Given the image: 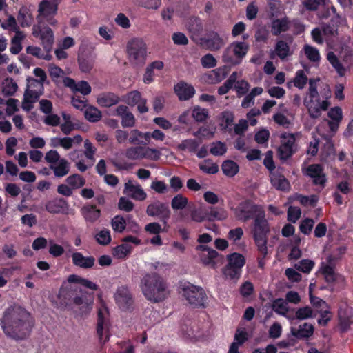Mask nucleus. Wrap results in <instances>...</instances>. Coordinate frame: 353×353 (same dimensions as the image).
<instances>
[{
	"label": "nucleus",
	"instance_id": "obj_1",
	"mask_svg": "<svg viewBox=\"0 0 353 353\" xmlns=\"http://www.w3.org/2000/svg\"><path fill=\"white\" fill-rule=\"evenodd\" d=\"M0 324L7 336L15 340H23L30 334L34 321L25 308L14 305L3 312Z\"/></svg>",
	"mask_w": 353,
	"mask_h": 353
},
{
	"label": "nucleus",
	"instance_id": "obj_2",
	"mask_svg": "<svg viewBox=\"0 0 353 353\" xmlns=\"http://www.w3.org/2000/svg\"><path fill=\"white\" fill-rule=\"evenodd\" d=\"M319 82V79L309 80V90L304 99V105L312 119L320 117L322 112L327 110L330 105L331 90L326 86L319 93L317 90Z\"/></svg>",
	"mask_w": 353,
	"mask_h": 353
},
{
	"label": "nucleus",
	"instance_id": "obj_3",
	"mask_svg": "<svg viewBox=\"0 0 353 353\" xmlns=\"http://www.w3.org/2000/svg\"><path fill=\"white\" fill-rule=\"evenodd\" d=\"M140 288L146 299L154 303L162 302L169 294L168 283L157 272L144 275Z\"/></svg>",
	"mask_w": 353,
	"mask_h": 353
},
{
	"label": "nucleus",
	"instance_id": "obj_4",
	"mask_svg": "<svg viewBox=\"0 0 353 353\" xmlns=\"http://www.w3.org/2000/svg\"><path fill=\"white\" fill-rule=\"evenodd\" d=\"M73 283L67 280L63 282L57 294L58 307L61 309H64L72 305L79 306L84 303L82 290L77 286L72 285Z\"/></svg>",
	"mask_w": 353,
	"mask_h": 353
},
{
	"label": "nucleus",
	"instance_id": "obj_5",
	"mask_svg": "<svg viewBox=\"0 0 353 353\" xmlns=\"http://www.w3.org/2000/svg\"><path fill=\"white\" fill-rule=\"evenodd\" d=\"M147 50V44L142 38L131 39L126 46V53L130 63L134 66H143L145 63Z\"/></svg>",
	"mask_w": 353,
	"mask_h": 353
},
{
	"label": "nucleus",
	"instance_id": "obj_6",
	"mask_svg": "<svg viewBox=\"0 0 353 353\" xmlns=\"http://www.w3.org/2000/svg\"><path fill=\"white\" fill-rule=\"evenodd\" d=\"M249 50V45L244 41H234L223 52L222 61L230 66L240 65Z\"/></svg>",
	"mask_w": 353,
	"mask_h": 353
},
{
	"label": "nucleus",
	"instance_id": "obj_7",
	"mask_svg": "<svg viewBox=\"0 0 353 353\" xmlns=\"http://www.w3.org/2000/svg\"><path fill=\"white\" fill-rule=\"evenodd\" d=\"M263 165L270 172L272 185L277 190H285L287 188V179L284 175L285 170L281 167H278L276 169L272 151H268L266 153L263 160Z\"/></svg>",
	"mask_w": 353,
	"mask_h": 353
},
{
	"label": "nucleus",
	"instance_id": "obj_8",
	"mask_svg": "<svg viewBox=\"0 0 353 353\" xmlns=\"http://www.w3.org/2000/svg\"><path fill=\"white\" fill-rule=\"evenodd\" d=\"M269 232V226L268 221L265 218V212H259L255 217L253 238L258 248V251L265 253L267 245V234Z\"/></svg>",
	"mask_w": 353,
	"mask_h": 353
},
{
	"label": "nucleus",
	"instance_id": "obj_9",
	"mask_svg": "<svg viewBox=\"0 0 353 353\" xmlns=\"http://www.w3.org/2000/svg\"><path fill=\"white\" fill-rule=\"evenodd\" d=\"M183 296L193 307H205L207 296L201 287L188 283L182 286Z\"/></svg>",
	"mask_w": 353,
	"mask_h": 353
},
{
	"label": "nucleus",
	"instance_id": "obj_10",
	"mask_svg": "<svg viewBox=\"0 0 353 353\" xmlns=\"http://www.w3.org/2000/svg\"><path fill=\"white\" fill-rule=\"evenodd\" d=\"M146 214L149 216L158 217L164 225H167L171 211L167 203L156 200L147 206Z\"/></svg>",
	"mask_w": 353,
	"mask_h": 353
},
{
	"label": "nucleus",
	"instance_id": "obj_11",
	"mask_svg": "<svg viewBox=\"0 0 353 353\" xmlns=\"http://www.w3.org/2000/svg\"><path fill=\"white\" fill-rule=\"evenodd\" d=\"M259 212H264L260 205L251 201H245L240 203L237 216L240 220L247 221L252 219L255 220Z\"/></svg>",
	"mask_w": 353,
	"mask_h": 353
},
{
	"label": "nucleus",
	"instance_id": "obj_12",
	"mask_svg": "<svg viewBox=\"0 0 353 353\" xmlns=\"http://www.w3.org/2000/svg\"><path fill=\"white\" fill-rule=\"evenodd\" d=\"M196 250L203 252L201 255V260L202 263L205 265H211L214 268H216L219 261L223 259L222 255H220L217 251L211 249L207 245H197Z\"/></svg>",
	"mask_w": 353,
	"mask_h": 353
},
{
	"label": "nucleus",
	"instance_id": "obj_13",
	"mask_svg": "<svg viewBox=\"0 0 353 353\" xmlns=\"http://www.w3.org/2000/svg\"><path fill=\"white\" fill-rule=\"evenodd\" d=\"M123 101L131 107L137 105V110L141 114L148 111V108L146 105L147 100L142 97L141 92L138 90L128 92Z\"/></svg>",
	"mask_w": 353,
	"mask_h": 353
},
{
	"label": "nucleus",
	"instance_id": "obj_14",
	"mask_svg": "<svg viewBox=\"0 0 353 353\" xmlns=\"http://www.w3.org/2000/svg\"><path fill=\"white\" fill-rule=\"evenodd\" d=\"M114 299L122 310L130 309L133 303L132 296L126 285H122L117 288L114 294Z\"/></svg>",
	"mask_w": 353,
	"mask_h": 353
},
{
	"label": "nucleus",
	"instance_id": "obj_15",
	"mask_svg": "<svg viewBox=\"0 0 353 353\" xmlns=\"http://www.w3.org/2000/svg\"><path fill=\"white\" fill-rule=\"evenodd\" d=\"M304 175L311 178L313 183L324 186L326 182V177L323 172V168L319 164L310 165L307 168L303 170Z\"/></svg>",
	"mask_w": 353,
	"mask_h": 353
},
{
	"label": "nucleus",
	"instance_id": "obj_16",
	"mask_svg": "<svg viewBox=\"0 0 353 353\" xmlns=\"http://www.w3.org/2000/svg\"><path fill=\"white\" fill-rule=\"evenodd\" d=\"M112 115L120 117L123 128H132L135 125L136 119L134 114L130 112L128 106L120 105L117 107Z\"/></svg>",
	"mask_w": 353,
	"mask_h": 353
},
{
	"label": "nucleus",
	"instance_id": "obj_17",
	"mask_svg": "<svg viewBox=\"0 0 353 353\" xmlns=\"http://www.w3.org/2000/svg\"><path fill=\"white\" fill-rule=\"evenodd\" d=\"M69 203L63 198H57L46 203L45 208L50 214H68Z\"/></svg>",
	"mask_w": 353,
	"mask_h": 353
},
{
	"label": "nucleus",
	"instance_id": "obj_18",
	"mask_svg": "<svg viewBox=\"0 0 353 353\" xmlns=\"http://www.w3.org/2000/svg\"><path fill=\"white\" fill-rule=\"evenodd\" d=\"M34 6H22L18 12L17 20L22 28L30 27L34 21L33 11Z\"/></svg>",
	"mask_w": 353,
	"mask_h": 353
},
{
	"label": "nucleus",
	"instance_id": "obj_19",
	"mask_svg": "<svg viewBox=\"0 0 353 353\" xmlns=\"http://www.w3.org/2000/svg\"><path fill=\"white\" fill-rule=\"evenodd\" d=\"M174 91L180 101L189 100L192 98L195 94L194 87L183 81L176 84L174 87Z\"/></svg>",
	"mask_w": 353,
	"mask_h": 353
},
{
	"label": "nucleus",
	"instance_id": "obj_20",
	"mask_svg": "<svg viewBox=\"0 0 353 353\" xmlns=\"http://www.w3.org/2000/svg\"><path fill=\"white\" fill-rule=\"evenodd\" d=\"M58 10V2L52 0H42L39 4L37 19L39 17H48L54 16Z\"/></svg>",
	"mask_w": 353,
	"mask_h": 353
},
{
	"label": "nucleus",
	"instance_id": "obj_21",
	"mask_svg": "<svg viewBox=\"0 0 353 353\" xmlns=\"http://www.w3.org/2000/svg\"><path fill=\"white\" fill-rule=\"evenodd\" d=\"M124 193L136 201H144L147 194L140 185H134L131 181L125 183Z\"/></svg>",
	"mask_w": 353,
	"mask_h": 353
},
{
	"label": "nucleus",
	"instance_id": "obj_22",
	"mask_svg": "<svg viewBox=\"0 0 353 353\" xmlns=\"http://www.w3.org/2000/svg\"><path fill=\"white\" fill-rule=\"evenodd\" d=\"M71 257L73 265L83 269L92 268L95 263V259L94 256H85L81 252H79L72 253Z\"/></svg>",
	"mask_w": 353,
	"mask_h": 353
},
{
	"label": "nucleus",
	"instance_id": "obj_23",
	"mask_svg": "<svg viewBox=\"0 0 353 353\" xmlns=\"http://www.w3.org/2000/svg\"><path fill=\"white\" fill-rule=\"evenodd\" d=\"M327 116L330 121H327L329 128L332 134H334L339 126V123L343 119V112L340 107L336 106L332 108L327 112Z\"/></svg>",
	"mask_w": 353,
	"mask_h": 353
},
{
	"label": "nucleus",
	"instance_id": "obj_24",
	"mask_svg": "<svg viewBox=\"0 0 353 353\" xmlns=\"http://www.w3.org/2000/svg\"><path fill=\"white\" fill-rule=\"evenodd\" d=\"M81 214L87 223H94L101 216V210L95 205L87 204L80 210Z\"/></svg>",
	"mask_w": 353,
	"mask_h": 353
},
{
	"label": "nucleus",
	"instance_id": "obj_25",
	"mask_svg": "<svg viewBox=\"0 0 353 353\" xmlns=\"http://www.w3.org/2000/svg\"><path fill=\"white\" fill-rule=\"evenodd\" d=\"M95 62V57L91 52H81L78 55V63L82 72H90Z\"/></svg>",
	"mask_w": 353,
	"mask_h": 353
},
{
	"label": "nucleus",
	"instance_id": "obj_26",
	"mask_svg": "<svg viewBox=\"0 0 353 353\" xmlns=\"http://www.w3.org/2000/svg\"><path fill=\"white\" fill-rule=\"evenodd\" d=\"M205 43L208 48L211 51L219 50L224 45L223 39L214 31H212L208 34Z\"/></svg>",
	"mask_w": 353,
	"mask_h": 353
},
{
	"label": "nucleus",
	"instance_id": "obj_27",
	"mask_svg": "<svg viewBox=\"0 0 353 353\" xmlns=\"http://www.w3.org/2000/svg\"><path fill=\"white\" fill-rule=\"evenodd\" d=\"M230 65H223L212 70L208 74V79L212 83H218L223 80L230 71Z\"/></svg>",
	"mask_w": 353,
	"mask_h": 353
},
{
	"label": "nucleus",
	"instance_id": "obj_28",
	"mask_svg": "<svg viewBox=\"0 0 353 353\" xmlns=\"http://www.w3.org/2000/svg\"><path fill=\"white\" fill-rule=\"evenodd\" d=\"M40 39L45 50L47 52H50L54 43L53 32L50 27L45 26L40 31Z\"/></svg>",
	"mask_w": 353,
	"mask_h": 353
},
{
	"label": "nucleus",
	"instance_id": "obj_29",
	"mask_svg": "<svg viewBox=\"0 0 353 353\" xmlns=\"http://www.w3.org/2000/svg\"><path fill=\"white\" fill-rule=\"evenodd\" d=\"M120 101L118 95L112 92L103 93L97 97V103L103 108H109L117 104Z\"/></svg>",
	"mask_w": 353,
	"mask_h": 353
},
{
	"label": "nucleus",
	"instance_id": "obj_30",
	"mask_svg": "<svg viewBox=\"0 0 353 353\" xmlns=\"http://www.w3.org/2000/svg\"><path fill=\"white\" fill-rule=\"evenodd\" d=\"M50 169L54 172L56 177L61 178L70 172V163L65 159H61L57 165H50Z\"/></svg>",
	"mask_w": 353,
	"mask_h": 353
},
{
	"label": "nucleus",
	"instance_id": "obj_31",
	"mask_svg": "<svg viewBox=\"0 0 353 353\" xmlns=\"http://www.w3.org/2000/svg\"><path fill=\"white\" fill-rule=\"evenodd\" d=\"M313 332L314 327L312 325L307 323L299 325L298 328L295 327H291L292 335L297 338H308L313 334Z\"/></svg>",
	"mask_w": 353,
	"mask_h": 353
},
{
	"label": "nucleus",
	"instance_id": "obj_32",
	"mask_svg": "<svg viewBox=\"0 0 353 353\" xmlns=\"http://www.w3.org/2000/svg\"><path fill=\"white\" fill-rule=\"evenodd\" d=\"M147 137H148L147 132H143L139 130L134 129L130 132L128 141L132 145H147L148 143H145L147 142Z\"/></svg>",
	"mask_w": 353,
	"mask_h": 353
},
{
	"label": "nucleus",
	"instance_id": "obj_33",
	"mask_svg": "<svg viewBox=\"0 0 353 353\" xmlns=\"http://www.w3.org/2000/svg\"><path fill=\"white\" fill-rule=\"evenodd\" d=\"M68 281L70 283H74L81 284L82 286L85 288L92 290H97L99 289V286L94 283V282L86 279L85 278L81 277L77 274H70L68 277Z\"/></svg>",
	"mask_w": 353,
	"mask_h": 353
},
{
	"label": "nucleus",
	"instance_id": "obj_34",
	"mask_svg": "<svg viewBox=\"0 0 353 353\" xmlns=\"http://www.w3.org/2000/svg\"><path fill=\"white\" fill-rule=\"evenodd\" d=\"M145 151V145H136V146L130 147L125 151V156L130 160H139L143 159Z\"/></svg>",
	"mask_w": 353,
	"mask_h": 353
},
{
	"label": "nucleus",
	"instance_id": "obj_35",
	"mask_svg": "<svg viewBox=\"0 0 353 353\" xmlns=\"http://www.w3.org/2000/svg\"><path fill=\"white\" fill-rule=\"evenodd\" d=\"M221 169L225 176L233 177L239 172V167L234 161L225 160L222 163Z\"/></svg>",
	"mask_w": 353,
	"mask_h": 353
},
{
	"label": "nucleus",
	"instance_id": "obj_36",
	"mask_svg": "<svg viewBox=\"0 0 353 353\" xmlns=\"http://www.w3.org/2000/svg\"><path fill=\"white\" fill-rule=\"evenodd\" d=\"M228 264L230 266L236 268L239 270L243 267L245 263V257L239 253L234 252L227 256Z\"/></svg>",
	"mask_w": 353,
	"mask_h": 353
},
{
	"label": "nucleus",
	"instance_id": "obj_37",
	"mask_svg": "<svg viewBox=\"0 0 353 353\" xmlns=\"http://www.w3.org/2000/svg\"><path fill=\"white\" fill-rule=\"evenodd\" d=\"M85 118L90 122L96 123L102 117L101 112L93 105H88L84 112Z\"/></svg>",
	"mask_w": 353,
	"mask_h": 353
},
{
	"label": "nucleus",
	"instance_id": "obj_38",
	"mask_svg": "<svg viewBox=\"0 0 353 353\" xmlns=\"http://www.w3.org/2000/svg\"><path fill=\"white\" fill-rule=\"evenodd\" d=\"M18 85L12 78L7 77L2 83V92L6 96H12L17 90Z\"/></svg>",
	"mask_w": 353,
	"mask_h": 353
},
{
	"label": "nucleus",
	"instance_id": "obj_39",
	"mask_svg": "<svg viewBox=\"0 0 353 353\" xmlns=\"http://www.w3.org/2000/svg\"><path fill=\"white\" fill-rule=\"evenodd\" d=\"M294 242L290 243V252L288 254V259H298L301 256V250L299 248L301 239L299 236H293ZM290 245L288 244V248Z\"/></svg>",
	"mask_w": 353,
	"mask_h": 353
},
{
	"label": "nucleus",
	"instance_id": "obj_40",
	"mask_svg": "<svg viewBox=\"0 0 353 353\" xmlns=\"http://www.w3.org/2000/svg\"><path fill=\"white\" fill-rule=\"evenodd\" d=\"M188 29L190 32L193 34H199L203 30V23L199 17H191L187 23Z\"/></svg>",
	"mask_w": 353,
	"mask_h": 353
},
{
	"label": "nucleus",
	"instance_id": "obj_41",
	"mask_svg": "<svg viewBox=\"0 0 353 353\" xmlns=\"http://www.w3.org/2000/svg\"><path fill=\"white\" fill-rule=\"evenodd\" d=\"M220 127L223 130H227L228 127L234 123V115L232 111L225 110L220 114Z\"/></svg>",
	"mask_w": 353,
	"mask_h": 353
},
{
	"label": "nucleus",
	"instance_id": "obj_42",
	"mask_svg": "<svg viewBox=\"0 0 353 353\" xmlns=\"http://www.w3.org/2000/svg\"><path fill=\"white\" fill-rule=\"evenodd\" d=\"M199 145L200 143L196 140L188 139L183 140L181 143L179 144L178 148L181 151L188 150L190 152L194 153L197 151Z\"/></svg>",
	"mask_w": 353,
	"mask_h": 353
},
{
	"label": "nucleus",
	"instance_id": "obj_43",
	"mask_svg": "<svg viewBox=\"0 0 353 353\" xmlns=\"http://www.w3.org/2000/svg\"><path fill=\"white\" fill-rule=\"evenodd\" d=\"M335 154L334 148L330 139H326L321 150V160L327 161L334 158Z\"/></svg>",
	"mask_w": 353,
	"mask_h": 353
},
{
	"label": "nucleus",
	"instance_id": "obj_44",
	"mask_svg": "<svg viewBox=\"0 0 353 353\" xmlns=\"http://www.w3.org/2000/svg\"><path fill=\"white\" fill-rule=\"evenodd\" d=\"M314 262L310 259H302L294 264V268L303 273L309 274L314 267Z\"/></svg>",
	"mask_w": 353,
	"mask_h": 353
},
{
	"label": "nucleus",
	"instance_id": "obj_45",
	"mask_svg": "<svg viewBox=\"0 0 353 353\" xmlns=\"http://www.w3.org/2000/svg\"><path fill=\"white\" fill-rule=\"evenodd\" d=\"M199 168L203 172L210 174H214L219 171L218 165L210 159H205L203 163H199Z\"/></svg>",
	"mask_w": 353,
	"mask_h": 353
},
{
	"label": "nucleus",
	"instance_id": "obj_46",
	"mask_svg": "<svg viewBox=\"0 0 353 353\" xmlns=\"http://www.w3.org/2000/svg\"><path fill=\"white\" fill-rule=\"evenodd\" d=\"M65 181L72 189L80 188L85 184V179L78 174L70 175Z\"/></svg>",
	"mask_w": 353,
	"mask_h": 353
},
{
	"label": "nucleus",
	"instance_id": "obj_47",
	"mask_svg": "<svg viewBox=\"0 0 353 353\" xmlns=\"http://www.w3.org/2000/svg\"><path fill=\"white\" fill-rule=\"evenodd\" d=\"M132 249L130 245L123 243L114 248L113 254L118 259H123L131 252Z\"/></svg>",
	"mask_w": 353,
	"mask_h": 353
},
{
	"label": "nucleus",
	"instance_id": "obj_48",
	"mask_svg": "<svg viewBox=\"0 0 353 353\" xmlns=\"http://www.w3.org/2000/svg\"><path fill=\"white\" fill-rule=\"evenodd\" d=\"M327 58L329 62L331 63V65L334 68L337 73L339 74V76H343L345 70L343 65L339 61L336 54L333 52H330L327 53Z\"/></svg>",
	"mask_w": 353,
	"mask_h": 353
},
{
	"label": "nucleus",
	"instance_id": "obj_49",
	"mask_svg": "<svg viewBox=\"0 0 353 353\" xmlns=\"http://www.w3.org/2000/svg\"><path fill=\"white\" fill-rule=\"evenodd\" d=\"M26 81V88H30L32 92H38V94H43V83H41V81H39L37 79H35L31 77H28Z\"/></svg>",
	"mask_w": 353,
	"mask_h": 353
},
{
	"label": "nucleus",
	"instance_id": "obj_50",
	"mask_svg": "<svg viewBox=\"0 0 353 353\" xmlns=\"http://www.w3.org/2000/svg\"><path fill=\"white\" fill-rule=\"evenodd\" d=\"M188 203V198L181 194H176L171 201V206L173 210H183L185 208Z\"/></svg>",
	"mask_w": 353,
	"mask_h": 353
},
{
	"label": "nucleus",
	"instance_id": "obj_51",
	"mask_svg": "<svg viewBox=\"0 0 353 353\" xmlns=\"http://www.w3.org/2000/svg\"><path fill=\"white\" fill-rule=\"evenodd\" d=\"M192 116L196 121L202 123L209 117V112L208 109L196 106L192 110Z\"/></svg>",
	"mask_w": 353,
	"mask_h": 353
},
{
	"label": "nucleus",
	"instance_id": "obj_52",
	"mask_svg": "<svg viewBox=\"0 0 353 353\" xmlns=\"http://www.w3.org/2000/svg\"><path fill=\"white\" fill-rule=\"evenodd\" d=\"M207 221L222 220L225 218L223 211L218 208L210 207L205 210Z\"/></svg>",
	"mask_w": 353,
	"mask_h": 353
},
{
	"label": "nucleus",
	"instance_id": "obj_53",
	"mask_svg": "<svg viewBox=\"0 0 353 353\" xmlns=\"http://www.w3.org/2000/svg\"><path fill=\"white\" fill-rule=\"evenodd\" d=\"M105 312L106 309H99L97 312V334L101 341L102 340L103 336Z\"/></svg>",
	"mask_w": 353,
	"mask_h": 353
},
{
	"label": "nucleus",
	"instance_id": "obj_54",
	"mask_svg": "<svg viewBox=\"0 0 353 353\" xmlns=\"http://www.w3.org/2000/svg\"><path fill=\"white\" fill-rule=\"evenodd\" d=\"M111 225L114 232L121 233L126 228V221L123 216L117 215L112 219Z\"/></svg>",
	"mask_w": 353,
	"mask_h": 353
},
{
	"label": "nucleus",
	"instance_id": "obj_55",
	"mask_svg": "<svg viewBox=\"0 0 353 353\" xmlns=\"http://www.w3.org/2000/svg\"><path fill=\"white\" fill-rule=\"evenodd\" d=\"M304 52L306 57L312 62H318L320 60V53L319 51L314 47L311 46L310 45H305Z\"/></svg>",
	"mask_w": 353,
	"mask_h": 353
},
{
	"label": "nucleus",
	"instance_id": "obj_56",
	"mask_svg": "<svg viewBox=\"0 0 353 353\" xmlns=\"http://www.w3.org/2000/svg\"><path fill=\"white\" fill-rule=\"evenodd\" d=\"M272 307L276 313L287 316V301L283 299L274 300L272 304Z\"/></svg>",
	"mask_w": 353,
	"mask_h": 353
},
{
	"label": "nucleus",
	"instance_id": "obj_57",
	"mask_svg": "<svg viewBox=\"0 0 353 353\" xmlns=\"http://www.w3.org/2000/svg\"><path fill=\"white\" fill-rule=\"evenodd\" d=\"M287 30V17H284L281 20H274L272 22L271 32L274 35H278L281 32Z\"/></svg>",
	"mask_w": 353,
	"mask_h": 353
},
{
	"label": "nucleus",
	"instance_id": "obj_58",
	"mask_svg": "<svg viewBox=\"0 0 353 353\" xmlns=\"http://www.w3.org/2000/svg\"><path fill=\"white\" fill-rule=\"evenodd\" d=\"M227 152V146L225 143L216 141L212 143L210 152L214 156H222Z\"/></svg>",
	"mask_w": 353,
	"mask_h": 353
},
{
	"label": "nucleus",
	"instance_id": "obj_59",
	"mask_svg": "<svg viewBox=\"0 0 353 353\" xmlns=\"http://www.w3.org/2000/svg\"><path fill=\"white\" fill-rule=\"evenodd\" d=\"M241 273V270L226 265L223 269V274L227 279H238Z\"/></svg>",
	"mask_w": 353,
	"mask_h": 353
},
{
	"label": "nucleus",
	"instance_id": "obj_60",
	"mask_svg": "<svg viewBox=\"0 0 353 353\" xmlns=\"http://www.w3.org/2000/svg\"><path fill=\"white\" fill-rule=\"evenodd\" d=\"M95 238L98 243L106 245L111 241L110 232L107 229L102 230L96 234Z\"/></svg>",
	"mask_w": 353,
	"mask_h": 353
},
{
	"label": "nucleus",
	"instance_id": "obj_61",
	"mask_svg": "<svg viewBox=\"0 0 353 353\" xmlns=\"http://www.w3.org/2000/svg\"><path fill=\"white\" fill-rule=\"evenodd\" d=\"M161 156V153L158 149L146 147L145 145L143 159L151 161H158Z\"/></svg>",
	"mask_w": 353,
	"mask_h": 353
},
{
	"label": "nucleus",
	"instance_id": "obj_62",
	"mask_svg": "<svg viewBox=\"0 0 353 353\" xmlns=\"http://www.w3.org/2000/svg\"><path fill=\"white\" fill-rule=\"evenodd\" d=\"M233 88L236 90L237 96L241 97L248 92L250 84L245 80H241L238 81Z\"/></svg>",
	"mask_w": 353,
	"mask_h": 353
},
{
	"label": "nucleus",
	"instance_id": "obj_63",
	"mask_svg": "<svg viewBox=\"0 0 353 353\" xmlns=\"http://www.w3.org/2000/svg\"><path fill=\"white\" fill-rule=\"evenodd\" d=\"M201 63L204 68H212L217 64V61L212 54H206L201 59Z\"/></svg>",
	"mask_w": 353,
	"mask_h": 353
},
{
	"label": "nucleus",
	"instance_id": "obj_64",
	"mask_svg": "<svg viewBox=\"0 0 353 353\" xmlns=\"http://www.w3.org/2000/svg\"><path fill=\"white\" fill-rule=\"evenodd\" d=\"M307 81V77L303 70H299L293 81L294 85L299 89H302Z\"/></svg>",
	"mask_w": 353,
	"mask_h": 353
}]
</instances>
